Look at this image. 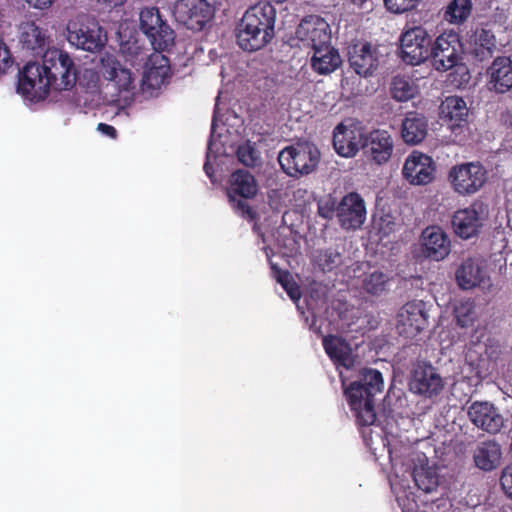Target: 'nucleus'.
Here are the masks:
<instances>
[{
    "mask_svg": "<svg viewBox=\"0 0 512 512\" xmlns=\"http://www.w3.org/2000/svg\"><path fill=\"white\" fill-rule=\"evenodd\" d=\"M77 68L82 66H22L17 92L33 103L45 100L51 90L65 91L77 85Z\"/></svg>",
    "mask_w": 512,
    "mask_h": 512,
    "instance_id": "f257e3e1",
    "label": "nucleus"
},
{
    "mask_svg": "<svg viewBox=\"0 0 512 512\" xmlns=\"http://www.w3.org/2000/svg\"><path fill=\"white\" fill-rule=\"evenodd\" d=\"M298 44L293 49L292 60L298 63L341 64L338 51L330 44L328 23L318 15L305 17L297 27Z\"/></svg>",
    "mask_w": 512,
    "mask_h": 512,
    "instance_id": "f03ea898",
    "label": "nucleus"
},
{
    "mask_svg": "<svg viewBox=\"0 0 512 512\" xmlns=\"http://www.w3.org/2000/svg\"><path fill=\"white\" fill-rule=\"evenodd\" d=\"M384 387L380 371L364 368L359 372L358 380L344 388V395L360 426H370L376 421L374 397Z\"/></svg>",
    "mask_w": 512,
    "mask_h": 512,
    "instance_id": "7ed1b4c3",
    "label": "nucleus"
},
{
    "mask_svg": "<svg viewBox=\"0 0 512 512\" xmlns=\"http://www.w3.org/2000/svg\"><path fill=\"white\" fill-rule=\"evenodd\" d=\"M275 9L266 2L250 7L237 27V41L246 51H254L265 46L273 36Z\"/></svg>",
    "mask_w": 512,
    "mask_h": 512,
    "instance_id": "20e7f679",
    "label": "nucleus"
},
{
    "mask_svg": "<svg viewBox=\"0 0 512 512\" xmlns=\"http://www.w3.org/2000/svg\"><path fill=\"white\" fill-rule=\"evenodd\" d=\"M140 29L149 38L154 49L145 64L169 62L168 56L163 52L174 44V32L162 19L158 9L145 8L140 12Z\"/></svg>",
    "mask_w": 512,
    "mask_h": 512,
    "instance_id": "39448f33",
    "label": "nucleus"
},
{
    "mask_svg": "<svg viewBox=\"0 0 512 512\" xmlns=\"http://www.w3.org/2000/svg\"><path fill=\"white\" fill-rule=\"evenodd\" d=\"M320 151L312 143L304 142L285 147L278 155L281 169L294 178L314 172L320 162Z\"/></svg>",
    "mask_w": 512,
    "mask_h": 512,
    "instance_id": "423d86ee",
    "label": "nucleus"
},
{
    "mask_svg": "<svg viewBox=\"0 0 512 512\" xmlns=\"http://www.w3.org/2000/svg\"><path fill=\"white\" fill-rule=\"evenodd\" d=\"M67 39L77 48L95 52L104 45L106 35L94 17L78 14L67 23Z\"/></svg>",
    "mask_w": 512,
    "mask_h": 512,
    "instance_id": "0eeeda50",
    "label": "nucleus"
},
{
    "mask_svg": "<svg viewBox=\"0 0 512 512\" xmlns=\"http://www.w3.org/2000/svg\"><path fill=\"white\" fill-rule=\"evenodd\" d=\"M448 180L459 195H473L486 183L487 170L480 162L457 164L449 170Z\"/></svg>",
    "mask_w": 512,
    "mask_h": 512,
    "instance_id": "6e6552de",
    "label": "nucleus"
},
{
    "mask_svg": "<svg viewBox=\"0 0 512 512\" xmlns=\"http://www.w3.org/2000/svg\"><path fill=\"white\" fill-rule=\"evenodd\" d=\"M487 216L486 206L481 202H473L470 206L454 212L451 220L452 229L455 235L468 240L478 236Z\"/></svg>",
    "mask_w": 512,
    "mask_h": 512,
    "instance_id": "1a4fd4ad",
    "label": "nucleus"
},
{
    "mask_svg": "<svg viewBox=\"0 0 512 512\" xmlns=\"http://www.w3.org/2000/svg\"><path fill=\"white\" fill-rule=\"evenodd\" d=\"M409 388L414 394L432 398L442 392L444 381L432 364L426 361H418L413 365Z\"/></svg>",
    "mask_w": 512,
    "mask_h": 512,
    "instance_id": "9d476101",
    "label": "nucleus"
},
{
    "mask_svg": "<svg viewBox=\"0 0 512 512\" xmlns=\"http://www.w3.org/2000/svg\"><path fill=\"white\" fill-rule=\"evenodd\" d=\"M427 324L428 314L423 301L407 302L397 313V333L406 339L415 338L425 329Z\"/></svg>",
    "mask_w": 512,
    "mask_h": 512,
    "instance_id": "9b49d317",
    "label": "nucleus"
},
{
    "mask_svg": "<svg viewBox=\"0 0 512 512\" xmlns=\"http://www.w3.org/2000/svg\"><path fill=\"white\" fill-rule=\"evenodd\" d=\"M175 20L190 30L200 31L212 17V9L205 0H177L173 4Z\"/></svg>",
    "mask_w": 512,
    "mask_h": 512,
    "instance_id": "f8f14e48",
    "label": "nucleus"
},
{
    "mask_svg": "<svg viewBox=\"0 0 512 512\" xmlns=\"http://www.w3.org/2000/svg\"><path fill=\"white\" fill-rule=\"evenodd\" d=\"M436 164L431 156L413 151L405 159L402 175L411 185H427L435 178Z\"/></svg>",
    "mask_w": 512,
    "mask_h": 512,
    "instance_id": "ddd939ff",
    "label": "nucleus"
},
{
    "mask_svg": "<svg viewBox=\"0 0 512 512\" xmlns=\"http://www.w3.org/2000/svg\"><path fill=\"white\" fill-rule=\"evenodd\" d=\"M337 219L346 231L361 228L366 220V206L363 198L356 192L343 196L337 205Z\"/></svg>",
    "mask_w": 512,
    "mask_h": 512,
    "instance_id": "4468645a",
    "label": "nucleus"
},
{
    "mask_svg": "<svg viewBox=\"0 0 512 512\" xmlns=\"http://www.w3.org/2000/svg\"><path fill=\"white\" fill-rule=\"evenodd\" d=\"M107 86L112 85L118 97L131 103L138 94L137 76L126 66H100Z\"/></svg>",
    "mask_w": 512,
    "mask_h": 512,
    "instance_id": "2eb2a0df",
    "label": "nucleus"
},
{
    "mask_svg": "<svg viewBox=\"0 0 512 512\" xmlns=\"http://www.w3.org/2000/svg\"><path fill=\"white\" fill-rule=\"evenodd\" d=\"M467 416L471 423L489 434L500 432L504 426V418L494 404L487 401H475L467 408Z\"/></svg>",
    "mask_w": 512,
    "mask_h": 512,
    "instance_id": "dca6fc26",
    "label": "nucleus"
},
{
    "mask_svg": "<svg viewBox=\"0 0 512 512\" xmlns=\"http://www.w3.org/2000/svg\"><path fill=\"white\" fill-rule=\"evenodd\" d=\"M393 148L392 136L386 130H372L363 137L362 150L378 165L389 161Z\"/></svg>",
    "mask_w": 512,
    "mask_h": 512,
    "instance_id": "f3484780",
    "label": "nucleus"
},
{
    "mask_svg": "<svg viewBox=\"0 0 512 512\" xmlns=\"http://www.w3.org/2000/svg\"><path fill=\"white\" fill-rule=\"evenodd\" d=\"M429 40L424 31L416 28L407 31L401 38L400 55L405 64H422L428 58Z\"/></svg>",
    "mask_w": 512,
    "mask_h": 512,
    "instance_id": "a211bd4d",
    "label": "nucleus"
},
{
    "mask_svg": "<svg viewBox=\"0 0 512 512\" xmlns=\"http://www.w3.org/2000/svg\"><path fill=\"white\" fill-rule=\"evenodd\" d=\"M468 114L466 102L458 96H449L440 105V118L455 134L467 126Z\"/></svg>",
    "mask_w": 512,
    "mask_h": 512,
    "instance_id": "6ab92c4d",
    "label": "nucleus"
},
{
    "mask_svg": "<svg viewBox=\"0 0 512 512\" xmlns=\"http://www.w3.org/2000/svg\"><path fill=\"white\" fill-rule=\"evenodd\" d=\"M363 134L355 126L339 123L333 130V147L341 157H354L362 148Z\"/></svg>",
    "mask_w": 512,
    "mask_h": 512,
    "instance_id": "aec40b11",
    "label": "nucleus"
},
{
    "mask_svg": "<svg viewBox=\"0 0 512 512\" xmlns=\"http://www.w3.org/2000/svg\"><path fill=\"white\" fill-rule=\"evenodd\" d=\"M450 250V239L440 227H427L422 232V253L426 258L441 261L449 255Z\"/></svg>",
    "mask_w": 512,
    "mask_h": 512,
    "instance_id": "412c9836",
    "label": "nucleus"
},
{
    "mask_svg": "<svg viewBox=\"0 0 512 512\" xmlns=\"http://www.w3.org/2000/svg\"><path fill=\"white\" fill-rule=\"evenodd\" d=\"M461 54L462 44L459 36L454 32L441 34L431 50L434 64H445V62L456 64Z\"/></svg>",
    "mask_w": 512,
    "mask_h": 512,
    "instance_id": "4be33fe9",
    "label": "nucleus"
},
{
    "mask_svg": "<svg viewBox=\"0 0 512 512\" xmlns=\"http://www.w3.org/2000/svg\"><path fill=\"white\" fill-rule=\"evenodd\" d=\"M349 64H374L388 61L387 47L372 45L366 41L352 43L347 50Z\"/></svg>",
    "mask_w": 512,
    "mask_h": 512,
    "instance_id": "5701e85b",
    "label": "nucleus"
},
{
    "mask_svg": "<svg viewBox=\"0 0 512 512\" xmlns=\"http://www.w3.org/2000/svg\"><path fill=\"white\" fill-rule=\"evenodd\" d=\"M142 77L139 82L138 94L145 98L155 97L162 86L170 78L172 66H143Z\"/></svg>",
    "mask_w": 512,
    "mask_h": 512,
    "instance_id": "b1692460",
    "label": "nucleus"
},
{
    "mask_svg": "<svg viewBox=\"0 0 512 512\" xmlns=\"http://www.w3.org/2000/svg\"><path fill=\"white\" fill-rule=\"evenodd\" d=\"M427 118L418 112H409L401 125V136L403 141L409 145L421 143L427 136Z\"/></svg>",
    "mask_w": 512,
    "mask_h": 512,
    "instance_id": "393cba45",
    "label": "nucleus"
},
{
    "mask_svg": "<svg viewBox=\"0 0 512 512\" xmlns=\"http://www.w3.org/2000/svg\"><path fill=\"white\" fill-rule=\"evenodd\" d=\"M258 186L255 177L246 170H236L231 175V185L228 191L230 202H235V196L250 199L257 193Z\"/></svg>",
    "mask_w": 512,
    "mask_h": 512,
    "instance_id": "a878e982",
    "label": "nucleus"
},
{
    "mask_svg": "<svg viewBox=\"0 0 512 512\" xmlns=\"http://www.w3.org/2000/svg\"><path fill=\"white\" fill-rule=\"evenodd\" d=\"M501 456V446L493 440L481 442L473 454L475 465L483 471H492L497 468Z\"/></svg>",
    "mask_w": 512,
    "mask_h": 512,
    "instance_id": "bb28decb",
    "label": "nucleus"
},
{
    "mask_svg": "<svg viewBox=\"0 0 512 512\" xmlns=\"http://www.w3.org/2000/svg\"><path fill=\"white\" fill-rule=\"evenodd\" d=\"M456 281L460 288L467 290L479 286L485 278V271L472 258L464 260L457 268Z\"/></svg>",
    "mask_w": 512,
    "mask_h": 512,
    "instance_id": "cd10ccee",
    "label": "nucleus"
},
{
    "mask_svg": "<svg viewBox=\"0 0 512 512\" xmlns=\"http://www.w3.org/2000/svg\"><path fill=\"white\" fill-rule=\"evenodd\" d=\"M323 348L328 357L335 363L347 366V362L351 358V346L342 337L335 335H327L322 339Z\"/></svg>",
    "mask_w": 512,
    "mask_h": 512,
    "instance_id": "c85d7f7f",
    "label": "nucleus"
},
{
    "mask_svg": "<svg viewBox=\"0 0 512 512\" xmlns=\"http://www.w3.org/2000/svg\"><path fill=\"white\" fill-rule=\"evenodd\" d=\"M475 48L473 54L477 61L484 62L492 58V51L495 48V36L491 31L484 28H477L474 33Z\"/></svg>",
    "mask_w": 512,
    "mask_h": 512,
    "instance_id": "c756f323",
    "label": "nucleus"
},
{
    "mask_svg": "<svg viewBox=\"0 0 512 512\" xmlns=\"http://www.w3.org/2000/svg\"><path fill=\"white\" fill-rule=\"evenodd\" d=\"M102 68L100 66H95L93 68H88L86 66H82V68H77V85L83 89L87 93H96L99 91Z\"/></svg>",
    "mask_w": 512,
    "mask_h": 512,
    "instance_id": "7c9ffc66",
    "label": "nucleus"
},
{
    "mask_svg": "<svg viewBox=\"0 0 512 512\" xmlns=\"http://www.w3.org/2000/svg\"><path fill=\"white\" fill-rule=\"evenodd\" d=\"M415 485L425 493L434 491L438 486V474L435 468L426 465L415 466L412 473Z\"/></svg>",
    "mask_w": 512,
    "mask_h": 512,
    "instance_id": "2f4dec72",
    "label": "nucleus"
},
{
    "mask_svg": "<svg viewBox=\"0 0 512 512\" xmlns=\"http://www.w3.org/2000/svg\"><path fill=\"white\" fill-rule=\"evenodd\" d=\"M20 42L29 49L35 50L44 45V36L38 26L34 22H23L19 26Z\"/></svg>",
    "mask_w": 512,
    "mask_h": 512,
    "instance_id": "473e14b6",
    "label": "nucleus"
},
{
    "mask_svg": "<svg viewBox=\"0 0 512 512\" xmlns=\"http://www.w3.org/2000/svg\"><path fill=\"white\" fill-rule=\"evenodd\" d=\"M438 71H449L445 84L453 89H463L471 80V73L468 66H436Z\"/></svg>",
    "mask_w": 512,
    "mask_h": 512,
    "instance_id": "72a5a7b5",
    "label": "nucleus"
},
{
    "mask_svg": "<svg viewBox=\"0 0 512 512\" xmlns=\"http://www.w3.org/2000/svg\"><path fill=\"white\" fill-rule=\"evenodd\" d=\"M270 268L273 277L286 291L291 300L298 301L301 298L300 286L293 280L289 271L280 269L277 264L272 262L270 263Z\"/></svg>",
    "mask_w": 512,
    "mask_h": 512,
    "instance_id": "f704fd0d",
    "label": "nucleus"
},
{
    "mask_svg": "<svg viewBox=\"0 0 512 512\" xmlns=\"http://www.w3.org/2000/svg\"><path fill=\"white\" fill-rule=\"evenodd\" d=\"M494 67L489 66L487 70L491 75L489 83L493 85L496 92L505 93L512 88V66H498L497 69L493 70Z\"/></svg>",
    "mask_w": 512,
    "mask_h": 512,
    "instance_id": "c9c22d12",
    "label": "nucleus"
},
{
    "mask_svg": "<svg viewBox=\"0 0 512 512\" xmlns=\"http://www.w3.org/2000/svg\"><path fill=\"white\" fill-rule=\"evenodd\" d=\"M470 0H453L446 8L445 19L453 24L463 23L471 14Z\"/></svg>",
    "mask_w": 512,
    "mask_h": 512,
    "instance_id": "e433bc0d",
    "label": "nucleus"
},
{
    "mask_svg": "<svg viewBox=\"0 0 512 512\" xmlns=\"http://www.w3.org/2000/svg\"><path fill=\"white\" fill-rule=\"evenodd\" d=\"M388 276L381 271L366 274L362 280L363 290L371 295H380L386 290Z\"/></svg>",
    "mask_w": 512,
    "mask_h": 512,
    "instance_id": "4c0bfd02",
    "label": "nucleus"
},
{
    "mask_svg": "<svg viewBox=\"0 0 512 512\" xmlns=\"http://www.w3.org/2000/svg\"><path fill=\"white\" fill-rule=\"evenodd\" d=\"M417 93V88L409 80L404 77L396 76L391 86L392 97L399 101L405 102L412 99Z\"/></svg>",
    "mask_w": 512,
    "mask_h": 512,
    "instance_id": "58836bf2",
    "label": "nucleus"
},
{
    "mask_svg": "<svg viewBox=\"0 0 512 512\" xmlns=\"http://www.w3.org/2000/svg\"><path fill=\"white\" fill-rule=\"evenodd\" d=\"M378 66H348L347 70L343 71V78L341 80L342 86L348 85L350 82L360 85L362 78H369L374 75Z\"/></svg>",
    "mask_w": 512,
    "mask_h": 512,
    "instance_id": "ea45409f",
    "label": "nucleus"
},
{
    "mask_svg": "<svg viewBox=\"0 0 512 512\" xmlns=\"http://www.w3.org/2000/svg\"><path fill=\"white\" fill-rule=\"evenodd\" d=\"M341 254L333 248L319 250L316 263L323 272H330L341 264Z\"/></svg>",
    "mask_w": 512,
    "mask_h": 512,
    "instance_id": "a19ab883",
    "label": "nucleus"
},
{
    "mask_svg": "<svg viewBox=\"0 0 512 512\" xmlns=\"http://www.w3.org/2000/svg\"><path fill=\"white\" fill-rule=\"evenodd\" d=\"M236 155L239 162L247 167H255L260 162V153L250 141L239 145Z\"/></svg>",
    "mask_w": 512,
    "mask_h": 512,
    "instance_id": "79ce46f5",
    "label": "nucleus"
},
{
    "mask_svg": "<svg viewBox=\"0 0 512 512\" xmlns=\"http://www.w3.org/2000/svg\"><path fill=\"white\" fill-rule=\"evenodd\" d=\"M457 324L463 328L473 325L475 320V307L472 302H463L455 308Z\"/></svg>",
    "mask_w": 512,
    "mask_h": 512,
    "instance_id": "37998d69",
    "label": "nucleus"
},
{
    "mask_svg": "<svg viewBox=\"0 0 512 512\" xmlns=\"http://www.w3.org/2000/svg\"><path fill=\"white\" fill-rule=\"evenodd\" d=\"M42 64H72L69 55L62 49L48 48L42 55Z\"/></svg>",
    "mask_w": 512,
    "mask_h": 512,
    "instance_id": "c03bdc74",
    "label": "nucleus"
},
{
    "mask_svg": "<svg viewBox=\"0 0 512 512\" xmlns=\"http://www.w3.org/2000/svg\"><path fill=\"white\" fill-rule=\"evenodd\" d=\"M337 202L336 199L329 196L318 201V215L325 220H332L334 216L337 217Z\"/></svg>",
    "mask_w": 512,
    "mask_h": 512,
    "instance_id": "a18cd8bd",
    "label": "nucleus"
},
{
    "mask_svg": "<svg viewBox=\"0 0 512 512\" xmlns=\"http://www.w3.org/2000/svg\"><path fill=\"white\" fill-rule=\"evenodd\" d=\"M120 53L125 57V61L137 60L142 62L143 57L138 58L141 54V48L136 41H126L120 45Z\"/></svg>",
    "mask_w": 512,
    "mask_h": 512,
    "instance_id": "49530a36",
    "label": "nucleus"
},
{
    "mask_svg": "<svg viewBox=\"0 0 512 512\" xmlns=\"http://www.w3.org/2000/svg\"><path fill=\"white\" fill-rule=\"evenodd\" d=\"M418 0H384L385 6L393 13H403L415 7Z\"/></svg>",
    "mask_w": 512,
    "mask_h": 512,
    "instance_id": "de8ad7c7",
    "label": "nucleus"
},
{
    "mask_svg": "<svg viewBox=\"0 0 512 512\" xmlns=\"http://www.w3.org/2000/svg\"><path fill=\"white\" fill-rule=\"evenodd\" d=\"M237 213L243 218L250 221L256 218V211L244 200L236 199L235 202H230Z\"/></svg>",
    "mask_w": 512,
    "mask_h": 512,
    "instance_id": "09e8293b",
    "label": "nucleus"
},
{
    "mask_svg": "<svg viewBox=\"0 0 512 512\" xmlns=\"http://www.w3.org/2000/svg\"><path fill=\"white\" fill-rule=\"evenodd\" d=\"M500 484L506 496L512 499V464L503 469Z\"/></svg>",
    "mask_w": 512,
    "mask_h": 512,
    "instance_id": "8fccbe9b",
    "label": "nucleus"
},
{
    "mask_svg": "<svg viewBox=\"0 0 512 512\" xmlns=\"http://www.w3.org/2000/svg\"><path fill=\"white\" fill-rule=\"evenodd\" d=\"M97 130L112 139H115L117 137V130L112 125L106 123H99L97 126Z\"/></svg>",
    "mask_w": 512,
    "mask_h": 512,
    "instance_id": "3c124183",
    "label": "nucleus"
},
{
    "mask_svg": "<svg viewBox=\"0 0 512 512\" xmlns=\"http://www.w3.org/2000/svg\"><path fill=\"white\" fill-rule=\"evenodd\" d=\"M12 59L11 52L3 41H0V64H8Z\"/></svg>",
    "mask_w": 512,
    "mask_h": 512,
    "instance_id": "603ef678",
    "label": "nucleus"
},
{
    "mask_svg": "<svg viewBox=\"0 0 512 512\" xmlns=\"http://www.w3.org/2000/svg\"><path fill=\"white\" fill-rule=\"evenodd\" d=\"M26 3L35 9H47L49 8L54 0H25Z\"/></svg>",
    "mask_w": 512,
    "mask_h": 512,
    "instance_id": "864d4df0",
    "label": "nucleus"
},
{
    "mask_svg": "<svg viewBox=\"0 0 512 512\" xmlns=\"http://www.w3.org/2000/svg\"><path fill=\"white\" fill-rule=\"evenodd\" d=\"M319 75H328L334 72L340 66H311Z\"/></svg>",
    "mask_w": 512,
    "mask_h": 512,
    "instance_id": "5fc2aeb1",
    "label": "nucleus"
},
{
    "mask_svg": "<svg viewBox=\"0 0 512 512\" xmlns=\"http://www.w3.org/2000/svg\"><path fill=\"white\" fill-rule=\"evenodd\" d=\"M97 2L106 4L109 7H118L123 5L126 0H97Z\"/></svg>",
    "mask_w": 512,
    "mask_h": 512,
    "instance_id": "6e6d98bb",
    "label": "nucleus"
},
{
    "mask_svg": "<svg viewBox=\"0 0 512 512\" xmlns=\"http://www.w3.org/2000/svg\"><path fill=\"white\" fill-rule=\"evenodd\" d=\"M203 168H204V171L207 174V176L211 178L213 175V166L210 164L209 160H207L204 163Z\"/></svg>",
    "mask_w": 512,
    "mask_h": 512,
    "instance_id": "4d7b16f0",
    "label": "nucleus"
},
{
    "mask_svg": "<svg viewBox=\"0 0 512 512\" xmlns=\"http://www.w3.org/2000/svg\"><path fill=\"white\" fill-rule=\"evenodd\" d=\"M357 7H363L369 0H350Z\"/></svg>",
    "mask_w": 512,
    "mask_h": 512,
    "instance_id": "13d9d810",
    "label": "nucleus"
},
{
    "mask_svg": "<svg viewBox=\"0 0 512 512\" xmlns=\"http://www.w3.org/2000/svg\"><path fill=\"white\" fill-rule=\"evenodd\" d=\"M11 66H0V77L4 74L7 73L8 69L10 68Z\"/></svg>",
    "mask_w": 512,
    "mask_h": 512,
    "instance_id": "bf43d9fd",
    "label": "nucleus"
},
{
    "mask_svg": "<svg viewBox=\"0 0 512 512\" xmlns=\"http://www.w3.org/2000/svg\"><path fill=\"white\" fill-rule=\"evenodd\" d=\"M497 61H498V59H494V60H493V62H492V64H493V65H496V64H497Z\"/></svg>",
    "mask_w": 512,
    "mask_h": 512,
    "instance_id": "052dcab7",
    "label": "nucleus"
},
{
    "mask_svg": "<svg viewBox=\"0 0 512 512\" xmlns=\"http://www.w3.org/2000/svg\"><path fill=\"white\" fill-rule=\"evenodd\" d=\"M30 64H36V62H27V65H30Z\"/></svg>",
    "mask_w": 512,
    "mask_h": 512,
    "instance_id": "680f3d73",
    "label": "nucleus"
}]
</instances>
